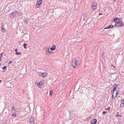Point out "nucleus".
Listing matches in <instances>:
<instances>
[{"instance_id":"nucleus-3","label":"nucleus","mask_w":124,"mask_h":124,"mask_svg":"<svg viewBox=\"0 0 124 124\" xmlns=\"http://www.w3.org/2000/svg\"><path fill=\"white\" fill-rule=\"evenodd\" d=\"M115 25L116 26L118 27H120L123 25V23L120 21L116 23Z\"/></svg>"},{"instance_id":"nucleus-7","label":"nucleus","mask_w":124,"mask_h":124,"mask_svg":"<svg viewBox=\"0 0 124 124\" xmlns=\"http://www.w3.org/2000/svg\"><path fill=\"white\" fill-rule=\"evenodd\" d=\"M97 122V120L95 119H94L91 121V124H96Z\"/></svg>"},{"instance_id":"nucleus-38","label":"nucleus","mask_w":124,"mask_h":124,"mask_svg":"<svg viewBox=\"0 0 124 124\" xmlns=\"http://www.w3.org/2000/svg\"><path fill=\"white\" fill-rule=\"evenodd\" d=\"M1 58H0V62L1 61Z\"/></svg>"},{"instance_id":"nucleus-32","label":"nucleus","mask_w":124,"mask_h":124,"mask_svg":"<svg viewBox=\"0 0 124 124\" xmlns=\"http://www.w3.org/2000/svg\"><path fill=\"white\" fill-rule=\"evenodd\" d=\"M106 112H106V111H104L103 112V114H105Z\"/></svg>"},{"instance_id":"nucleus-20","label":"nucleus","mask_w":124,"mask_h":124,"mask_svg":"<svg viewBox=\"0 0 124 124\" xmlns=\"http://www.w3.org/2000/svg\"><path fill=\"white\" fill-rule=\"evenodd\" d=\"M15 54L16 55L18 54L19 55H21V53L20 52H17V53H16Z\"/></svg>"},{"instance_id":"nucleus-27","label":"nucleus","mask_w":124,"mask_h":124,"mask_svg":"<svg viewBox=\"0 0 124 124\" xmlns=\"http://www.w3.org/2000/svg\"><path fill=\"white\" fill-rule=\"evenodd\" d=\"M117 19H118V18H116V19H114V21L115 22H116V20Z\"/></svg>"},{"instance_id":"nucleus-26","label":"nucleus","mask_w":124,"mask_h":124,"mask_svg":"<svg viewBox=\"0 0 124 124\" xmlns=\"http://www.w3.org/2000/svg\"><path fill=\"white\" fill-rule=\"evenodd\" d=\"M122 101L123 102H122V101H121V103H122L123 105L124 104V99H123V100Z\"/></svg>"},{"instance_id":"nucleus-34","label":"nucleus","mask_w":124,"mask_h":124,"mask_svg":"<svg viewBox=\"0 0 124 124\" xmlns=\"http://www.w3.org/2000/svg\"><path fill=\"white\" fill-rule=\"evenodd\" d=\"M49 53H48V52H46V54H49Z\"/></svg>"},{"instance_id":"nucleus-31","label":"nucleus","mask_w":124,"mask_h":124,"mask_svg":"<svg viewBox=\"0 0 124 124\" xmlns=\"http://www.w3.org/2000/svg\"><path fill=\"white\" fill-rule=\"evenodd\" d=\"M15 51L16 52V53H17V49H15Z\"/></svg>"},{"instance_id":"nucleus-21","label":"nucleus","mask_w":124,"mask_h":124,"mask_svg":"<svg viewBox=\"0 0 124 124\" xmlns=\"http://www.w3.org/2000/svg\"><path fill=\"white\" fill-rule=\"evenodd\" d=\"M12 109L13 110V111H15L16 110V109L15 108L13 107V106L12 108Z\"/></svg>"},{"instance_id":"nucleus-30","label":"nucleus","mask_w":124,"mask_h":124,"mask_svg":"<svg viewBox=\"0 0 124 124\" xmlns=\"http://www.w3.org/2000/svg\"><path fill=\"white\" fill-rule=\"evenodd\" d=\"M73 112V111H70L69 112V113L70 114V115H71V114H72V112Z\"/></svg>"},{"instance_id":"nucleus-2","label":"nucleus","mask_w":124,"mask_h":124,"mask_svg":"<svg viewBox=\"0 0 124 124\" xmlns=\"http://www.w3.org/2000/svg\"><path fill=\"white\" fill-rule=\"evenodd\" d=\"M44 83V81L43 80H41L39 82L36 81L35 82V84L37 85L39 88H41V86Z\"/></svg>"},{"instance_id":"nucleus-23","label":"nucleus","mask_w":124,"mask_h":124,"mask_svg":"<svg viewBox=\"0 0 124 124\" xmlns=\"http://www.w3.org/2000/svg\"><path fill=\"white\" fill-rule=\"evenodd\" d=\"M6 66H4L3 67V70H4L5 69V70H6Z\"/></svg>"},{"instance_id":"nucleus-19","label":"nucleus","mask_w":124,"mask_h":124,"mask_svg":"<svg viewBox=\"0 0 124 124\" xmlns=\"http://www.w3.org/2000/svg\"><path fill=\"white\" fill-rule=\"evenodd\" d=\"M42 1V0H37V2L38 3H41Z\"/></svg>"},{"instance_id":"nucleus-35","label":"nucleus","mask_w":124,"mask_h":124,"mask_svg":"<svg viewBox=\"0 0 124 124\" xmlns=\"http://www.w3.org/2000/svg\"><path fill=\"white\" fill-rule=\"evenodd\" d=\"M111 67H113V64H111Z\"/></svg>"},{"instance_id":"nucleus-17","label":"nucleus","mask_w":124,"mask_h":124,"mask_svg":"<svg viewBox=\"0 0 124 124\" xmlns=\"http://www.w3.org/2000/svg\"><path fill=\"white\" fill-rule=\"evenodd\" d=\"M12 116L13 117H16V114L14 113L12 115Z\"/></svg>"},{"instance_id":"nucleus-4","label":"nucleus","mask_w":124,"mask_h":124,"mask_svg":"<svg viewBox=\"0 0 124 124\" xmlns=\"http://www.w3.org/2000/svg\"><path fill=\"white\" fill-rule=\"evenodd\" d=\"M17 11H14L13 12L11 13L10 15V17H14L16 16Z\"/></svg>"},{"instance_id":"nucleus-40","label":"nucleus","mask_w":124,"mask_h":124,"mask_svg":"<svg viewBox=\"0 0 124 124\" xmlns=\"http://www.w3.org/2000/svg\"><path fill=\"white\" fill-rule=\"evenodd\" d=\"M1 80H0V82H1Z\"/></svg>"},{"instance_id":"nucleus-28","label":"nucleus","mask_w":124,"mask_h":124,"mask_svg":"<svg viewBox=\"0 0 124 124\" xmlns=\"http://www.w3.org/2000/svg\"><path fill=\"white\" fill-rule=\"evenodd\" d=\"M110 108L109 107H108L106 109V110H109L110 109Z\"/></svg>"},{"instance_id":"nucleus-5","label":"nucleus","mask_w":124,"mask_h":124,"mask_svg":"<svg viewBox=\"0 0 124 124\" xmlns=\"http://www.w3.org/2000/svg\"><path fill=\"white\" fill-rule=\"evenodd\" d=\"M50 47L49 46H47L44 48V49L46 52H48V53H50L52 52H51L49 50Z\"/></svg>"},{"instance_id":"nucleus-42","label":"nucleus","mask_w":124,"mask_h":124,"mask_svg":"<svg viewBox=\"0 0 124 124\" xmlns=\"http://www.w3.org/2000/svg\"><path fill=\"white\" fill-rule=\"evenodd\" d=\"M114 0L115 1V0Z\"/></svg>"},{"instance_id":"nucleus-16","label":"nucleus","mask_w":124,"mask_h":124,"mask_svg":"<svg viewBox=\"0 0 124 124\" xmlns=\"http://www.w3.org/2000/svg\"><path fill=\"white\" fill-rule=\"evenodd\" d=\"M22 14L21 12H18L17 11L16 15H17L18 16H20V15H21Z\"/></svg>"},{"instance_id":"nucleus-9","label":"nucleus","mask_w":124,"mask_h":124,"mask_svg":"<svg viewBox=\"0 0 124 124\" xmlns=\"http://www.w3.org/2000/svg\"><path fill=\"white\" fill-rule=\"evenodd\" d=\"M29 122L31 124H33L34 123V119L33 117H31L29 119Z\"/></svg>"},{"instance_id":"nucleus-24","label":"nucleus","mask_w":124,"mask_h":124,"mask_svg":"<svg viewBox=\"0 0 124 124\" xmlns=\"http://www.w3.org/2000/svg\"><path fill=\"white\" fill-rule=\"evenodd\" d=\"M2 31L3 32H4L5 31V30L3 28H2Z\"/></svg>"},{"instance_id":"nucleus-12","label":"nucleus","mask_w":124,"mask_h":124,"mask_svg":"<svg viewBox=\"0 0 124 124\" xmlns=\"http://www.w3.org/2000/svg\"><path fill=\"white\" fill-rule=\"evenodd\" d=\"M114 27V26L113 25H109V26H108V27H107L105 28H104V29H108V28H112Z\"/></svg>"},{"instance_id":"nucleus-25","label":"nucleus","mask_w":124,"mask_h":124,"mask_svg":"<svg viewBox=\"0 0 124 124\" xmlns=\"http://www.w3.org/2000/svg\"><path fill=\"white\" fill-rule=\"evenodd\" d=\"M52 91L51 90L50 91V94H49L50 95H51L52 94Z\"/></svg>"},{"instance_id":"nucleus-18","label":"nucleus","mask_w":124,"mask_h":124,"mask_svg":"<svg viewBox=\"0 0 124 124\" xmlns=\"http://www.w3.org/2000/svg\"><path fill=\"white\" fill-rule=\"evenodd\" d=\"M116 86L114 87V88L113 89V91H114H114H115V90L116 89V85L115 84V85H114V86Z\"/></svg>"},{"instance_id":"nucleus-6","label":"nucleus","mask_w":124,"mask_h":124,"mask_svg":"<svg viewBox=\"0 0 124 124\" xmlns=\"http://www.w3.org/2000/svg\"><path fill=\"white\" fill-rule=\"evenodd\" d=\"M97 4L96 3H93L91 7L93 10L95 9L96 8Z\"/></svg>"},{"instance_id":"nucleus-41","label":"nucleus","mask_w":124,"mask_h":124,"mask_svg":"<svg viewBox=\"0 0 124 124\" xmlns=\"http://www.w3.org/2000/svg\"><path fill=\"white\" fill-rule=\"evenodd\" d=\"M4 71H3V72H4Z\"/></svg>"},{"instance_id":"nucleus-29","label":"nucleus","mask_w":124,"mask_h":124,"mask_svg":"<svg viewBox=\"0 0 124 124\" xmlns=\"http://www.w3.org/2000/svg\"><path fill=\"white\" fill-rule=\"evenodd\" d=\"M12 63V62L11 61H10L8 63L9 64H10Z\"/></svg>"},{"instance_id":"nucleus-37","label":"nucleus","mask_w":124,"mask_h":124,"mask_svg":"<svg viewBox=\"0 0 124 124\" xmlns=\"http://www.w3.org/2000/svg\"><path fill=\"white\" fill-rule=\"evenodd\" d=\"M102 14V13H100V14H99V15H101Z\"/></svg>"},{"instance_id":"nucleus-36","label":"nucleus","mask_w":124,"mask_h":124,"mask_svg":"<svg viewBox=\"0 0 124 124\" xmlns=\"http://www.w3.org/2000/svg\"><path fill=\"white\" fill-rule=\"evenodd\" d=\"M24 21H25V22H26L27 23V22H26V21H26V20H24Z\"/></svg>"},{"instance_id":"nucleus-39","label":"nucleus","mask_w":124,"mask_h":124,"mask_svg":"<svg viewBox=\"0 0 124 124\" xmlns=\"http://www.w3.org/2000/svg\"><path fill=\"white\" fill-rule=\"evenodd\" d=\"M113 67H114V68H115V66H113Z\"/></svg>"},{"instance_id":"nucleus-1","label":"nucleus","mask_w":124,"mask_h":124,"mask_svg":"<svg viewBox=\"0 0 124 124\" xmlns=\"http://www.w3.org/2000/svg\"><path fill=\"white\" fill-rule=\"evenodd\" d=\"M78 61H76V60H73L72 62V66L74 68H75L78 65Z\"/></svg>"},{"instance_id":"nucleus-13","label":"nucleus","mask_w":124,"mask_h":124,"mask_svg":"<svg viewBox=\"0 0 124 124\" xmlns=\"http://www.w3.org/2000/svg\"><path fill=\"white\" fill-rule=\"evenodd\" d=\"M50 48L51 50H54L56 49V47L54 45H53L52 46V47Z\"/></svg>"},{"instance_id":"nucleus-8","label":"nucleus","mask_w":124,"mask_h":124,"mask_svg":"<svg viewBox=\"0 0 124 124\" xmlns=\"http://www.w3.org/2000/svg\"><path fill=\"white\" fill-rule=\"evenodd\" d=\"M42 76L43 77H46L47 76V73L46 72L42 73L41 72Z\"/></svg>"},{"instance_id":"nucleus-14","label":"nucleus","mask_w":124,"mask_h":124,"mask_svg":"<svg viewBox=\"0 0 124 124\" xmlns=\"http://www.w3.org/2000/svg\"><path fill=\"white\" fill-rule=\"evenodd\" d=\"M41 3H38L37 2V3L36 5V6L37 8H38L40 6Z\"/></svg>"},{"instance_id":"nucleus-15","label":"nucleus","mask_w":124,"mask_h":124,"mask_svg":"<svg viewBox=\"0 0 124 124\" xmlns=\"http://www.w3.org/2000/svg\"><path fill=\"white\" fill-rule=\"evenodd\" d=\"M116 116L117 117H122V116L120 115H119L118 112H117L116 114Z\"/></svg>"},{"instance_id":"nucleus-22","label":"nucleus","mask_w":124,"mask_h":124,"mask_svg":"<svg viewBox=\"0 0 124 124\" xmlns=\"http://www.w3.org/2000/svg\"><path fill=\"white\" fill-rule=\"evenodd\" d=\"M27 45L25 43H24L23 44V45L24 46V48H26V46Z\"/></svg>"},{"instance_id":"nucleus-11","label":"nucleus","mask_w":124,"mask_h":124,"mask_svg":"<svg viewBox=\"0 0 124 124\" xmlns=\"http://www.w3.org/2000/svg\"><path fill=\"white\" fill-rule=\"evenodd\" d=\"M82 15L84 17V20H86V18H87V15L86 13H83L82 14Z\"/></svg>"},{"instance_id":"nucleus-33","label":"nucleus","mask_w":124,"mask_h":124,"mask_svg":"<svg viewBox=\"0 0 124 124\" xmlns=\"http://www.w3.org/2000/svg\"><path fill=\"white\" fill-rule=\"evenodd\" d=\"M2 55V53H1L0 54V58H1V57Z\"/></svg>"},{"instance_id":"nucleus-10","label":"nucleus","mask_w":124,"mask_h":124,"mask_svg":"<svg viewBox=\"0 0 124 124\" xmlns=\"http://www.w3.org/2000/svg\"><path fill=\"white\" fill-rule=\"evenodd\" d=\"M117 92L116 93V94L114 93V91L113 92L112 95V98L113 99H114L116 97V95L117 94Z\"/></svg>"}]
</instances>
